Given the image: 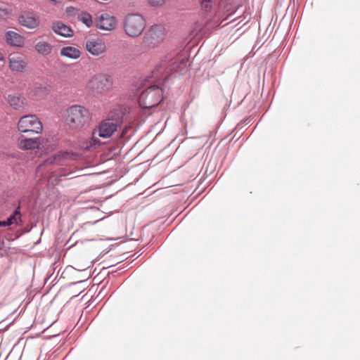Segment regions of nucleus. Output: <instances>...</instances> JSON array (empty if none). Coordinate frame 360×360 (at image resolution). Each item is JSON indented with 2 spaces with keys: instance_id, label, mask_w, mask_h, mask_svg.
I'll return each instance as SVG.
<instances>
[{
  "instance_id": "nucleus-1",
  "label": "nucleus",
  "mask_w": 360,
  "mask_h": 360,
  "mask_svg": "<svg viewBox=\"0 0 360 360\" xmlns=\"http://www.w3.org/2000/svg\"><path fill=\"white\" fill-rule=\"evenodd\" d=\"M113 77L107 73L98 72L90 77L86 89L95 96L107 95L113 88Z\"/></svg>"
},
{
  "instance_id": "nucleus-2",
  "label": "nucleus",
  "mask_w": 360,
  "mask_h": 360,
  "mask_svg": "<svg viewBox=\"0 0 360 360\" xmlns=\"http://www.w3.org/2000/svg\"><path fill=\"white\" fill-rule=\"evenodd\" d=\"M90 121V113L84 107L73 105L65 110V122L70 128L80 130Z\"/></svg>"
},
{
  "instance_id": "nucleus-3",
  "label": "nucleus",
  "mask_w": 360,
  "mask_h": 360,
  "mask_svg": "<svg viewBox=\"0 0 360 360\" xmlns=\"http://www.w3.org/2000/svg\"><path fill=\"white\" fill-rule=\"evenodd\" d=\"M146 26V19L139 13L128 14L124 20V30L131 37L141 35Z\"/></svg>"
},
{
  "instance_id": "nucleus-4",
  "label": "nucleus",
  "mask_w": 360,
  "mask_h": 360,
  "mask_svg": "<svg viewBox=\"0 0 360 360\" xmlns=\"http://www.w3.org/2000/svg\"><path fill=\"white\" fill-rule=\"evenodd\" d=\"M167 34V31L164 25H153L146 32L143 43L148 48H155L165 39Z\"/></svg>"
},
{
  "instance_id": "nucleus-5",
  "label": "nucleus",
  "mask_w": 360,
  "mask_h": 360,
  "mask_svg": "<svg viewBox=\"0 0 360 360\" xmlns=\"http://www.w3.org/2000/svg\"><path fill=\"white\" fill-rule=\"evenodd\" d=\"M162 99V90L158 86H151L141 93L139 105L143 108L157 106Z\"/></svg>"
},
{
  "instance_id": "nucleus-6",
  "label": "nucleus",
  "mask_w": 360,
  "mask_h": 360,
  "mask_svg": "<svg viewBox=\"0 0 360 360\" xmlns=\"http://www.w3.org/2000/svg\"><path fill=\"white\" fill-rule=\"evenodd\" d=\"M18 130L21 133L32 132L40 134L42 131V124L34 115H27L21 117L17 124Z\"/></svg>"
},
{
  "instance_id": "nucleus-7",
  "label": "nucleus",
  "mask_w": 360,
  "mask_h": 360,
  "mask_svg": "<svg viewBox=\"0 0 360 360\" xmlns=\"http://www.w3.org/2000/svg\"><path fill=\"white\" fill-rule=\"evenodd\" d=\"M117 122L109 119L105 120L94 130L92 139L96 142L97 141L96 136L103 139L109 138L117 131Z\"/></svg>"
},
{
  "instance_id": "nucleus-8",
  "label": "nucleus",
  "mask_w": 360,
  "mask_h": 360,
  "mask_svg": "<svg viewBox=\"0 0 360 360\" xmlns=\"http://www.w3.org/2000/svg\"><path fill=\"white\" fill-rule=\"evenodd\" d=\"M85 49L91 55L98 56L105 52L106 46L103 39L98 37H93L86 39Z\"/></svg>"
},
{
  "instance_id": "nucleus-9",
  "label": "nucleus",
  "mask_w": 360,
  "mask_h": 360,
  "mask_svg": "<svg viewBox=\"0 0 360 360\" xmlns=\"http://www.w3.org/2000/svg\"><path fill=\"white\" fill-rule=\"evenodd\" d=\"M9 68L14 72H22L25 70L27 63L23 54L19 52H13L8 55Z\"/></svg>"
},
{
  "instance_id": "nucleus-10",
  "label": "nucleus",
  "mask_w": 360,
  "mask_h": 360,
  "mask_svg": "<svg viewBox=\"0 0 360 360\" xmlns=\"http://www.w3.org/2000/svg\"><path fill=\"white\" fill-rule=\"evenodd\" d=\"M18 22L28 29H36L39 25V19L33 12L25 11L18 17Z\"/></svg>"
},
{
  "instance_id": "nucleus-11",
  "label": "nucleus",
  "mask_w": 360,
  "mask_h": 360,
  "mask_svg": "<svg viewBox=\"0 0 360 360\" xmlns=\"http://www.w3.org/2000/svg\"><path fill=\"white\" fill-rule=\"evenodd\" d=\"M96 25L100 30H112L115 28L117 21L114 16L105 13L96 18Z\"/></svg>"
},
{
  "instance_id": "nucleus-12",
  "label": "nucleus",
  "mask_w": 360,
  "mask_h": 360,
  "mask_svg": "<svg viewBox=\"0 0 360 360\" xmlns=\"http://www.w3.org/2000/svg\"><path fill=\"white\" fill-rule=\"evenodd\" d=\"M17 144L21 150H34L39 148L41 145L39 138H26L21 135L17 141Z\"/></svg>"
},
{
  "instance_id": "nucleus-13",
  "label": "nucleus",
  "mask_w": 360,
  "mask_h": 360,
  "mask_svg": "<svg viewBox=\"0 0 360 360\" xmlns=\"http://www.w3.org/2000/svg\"><path fill=\"white\" fill-rule=\"evenodd\" d=\"M5 37L6 43L12 46L22 47L25 45V38L15 32H6Z\"/></svg>"
},
{
  "instance_id": "nucleus-14",
  "label": "nucleus",
  "mask_w": 360,
  "mask_h": 360,
  "mask_svg": "<svg viewBox=\"0 0 360 360\" xmlns=\"http://www.w3.org/2000/svg\"><path fill=\"white\" fill-rule=\"evenodd\" d=\"M51 28L56 34L64 37H70L73 35L72 28L60 21L53 22Z\"/></svg>"
},
{
  "instance_id": "nucleus-15",
  "label": "nucleus",
  "mask_w": 360,
  "mask_h": 360,
  "mask_svg": "<svg viewBox=\"0 0 360 360\" xmlns=\"http://www.w3.org/2000/svg\"><path fill=\"white\" fill-rule=\"evenodd\" d=\"M53 48L52 44L41 39H37L34 45L36 52L42 56L50 55L53 51Z\"/></svg>"
},
{
  "instance_id": "nucleus-16",
  "label": "nucleus",
  "mask_w": 360,
  "mask_h": 360,
  "mask_svg": "<svg viewBox=\"0 0 360 360\" xmlns=\"http://www.w3.org/2000/svg\"><path fill=\"white\" fill-rule=\"evenodd\" d=\"M49 89L47 86L39 84L36 85L30 92V96L32 99L40 101L47 97Z\"/></svg>"
},
{
  "instance_id": "nucleus-17",
  "label": "nucleus",
  "mask_w": 360,
  "mask_h": 360,
  "mask_svg": "<svg viewBox=\"0 0 360 360\" xmlns=\"http://www.w3.org/2000/svg\"><path fill=\"white\" fill-rule=\"evenodd\" d=\"M7 101L9 105L16 110L23 109L25 105V98L18 94L8 95Z\"/></svg>"
},
{
  "instance_id": "nucleus-18",
  "label": "nucleus",
  "mask_w": 360,
  "mask_h": 360,
  "mask_svg": "<svg viewBox=\"0 0 360 360\" xmlns=\"http://www.w3.org/2000/svg\"><path fill=\"white\" fill-rule=\"evenodd\" d=\"M81 54L80 50L73 46H64L60 49L62 56L71 59H77L81 56Z\"/></svg>"
},
{
  "instance_id": "nucleus-19",
  "label": "nucleus",
  "mask_w": 360,
  "mask_h": 360,
  "mask_svg": "<svg viewBox=\"0 0 360 360\" xmlns=\"http://www.w3.org/2000/svg\"><path fill=\"white\" fill-rule=\"evenodd\" d=\"M70 158L68 152H59L46 160L49 164H62V160Z\"/></svg>"
},
{
  "instance_id": "nucleus-20",
  "label": "nucleus",
  "mask_w": 360,
  "mask_h": 360,
  "mask_svg": "<svg viewBox=\"0 0 360 360\" xmlns=\"http://www.w3.org/2000/svg\"><path fill=\"white\" fill-rule=\"evenodd\" d=\"M77 18L88 27H91L92 25L91 15L88 13L84 12L79 14Z\"/></svg>"
},
{
  "instance_id": "nucleus-21",
  "label": "nucleus",
  "mask_w": 360,
  "mask_h": 360,
  "mask_svg": "<svg viewBox=\"0 0 360 360\" xmlns=\"http://www.w3.org/2000/svg\"><path fill=\"white\" fill-rule=\"evenodd\" d=\"M185 63V58H182L181 56H177L174 61L172 63V65L174 66L172 69L174 71H177L180 68L181 65H184Z\"/></svg>"
},
{
  "instance_id": "nucleus-22",
  "label": "nucleus",
  "mask_w": 360,
  "mask_h": 360,
  "mask_svg": "<svg viewBox=\"0 0 360 360\" xmlns=\"http://www.w3.org/2000/svg\"><path fill=\"white\" fill-rule=\"evenodd\" d=\"M200 4L205 12L210 11L212 8L213 0H200Z\"/></svg>"
},
{
  "instance_id": "nucleus-23",
  "label": "nucleus",
  "mask_w": 360,
  "mask_h": 360,
  "mask_svg": "<svg viewBox=\"0 0 360 360\" xmlns=\"http://www.w3.org/2000/svg\"><path fill=\"white\" fill-rule=\"evenodd\" d=\"M147 3L152 7L159 8L163 6L167 0H146Z\"/></svg>"
},
{
  "instance_id": "nucleus-24",
  "label": "nucleus",
  "mask_w": 360,
  "mask_h": 360,
  "mask_svg": "<svg viewBox=\"0 0 360 360\" xmlns=\"http://www.w3.org/2000/svg\"><path fill=\"white\" fill-rule=\"evenodd\" d=\"M11 14V9L5 7L0 6V18H6Z\"/></svg>"
},
{
  "instance_id": "nucleus-25",
  "label": "nucleus",
  "mask_w": 360,
  "mask_h": 360,
  "mask_svg": "<svg viewBox=\"0 0 360 360\" xmlns=\"http://www.w3.org/2000/svg\"><path fill=\"white\" fill-rule=\"evenodd\" d=\"M77 11V9L74 7H68L66 8V13L69 15H74Z\"/></svg>"
},
{
  "instance_id": "nucleus-26",
  "label": "nucleus",
  "mask_w": 360,
  "mask_h": 360,
  "mask_svg": "<svg viewBox=\"0 0 360 360\" xmlns=\"http://www.w3.org/2000/svg\"><path fill=\"white\" fill-rule=\"evenodd\" d=\"M5 57L2 53L0 52V61H4Z\"/></svg>"
},
{
  "instance_id": "nucleus-27",
  "label": "nucleus",
  "mask_w": 360,
  "mask_h": 360,
  "mask_svg": "<svg viewBox=\"0 0 360 360\" xmlns=\"http://www.w3.org/2000/svg\"><path fill=\"white\" fill-rule=\"evenodd\" d=\"M51 1L54 3H60V2H62L63 0H51Z\"/></svg>"
},
{
  "instance_id": "nucleus-28",
  "label": "nucleus",
  "mask_w": 360,
  "mask_h": 360,
  "mask_svg": "<svg viewBox=\"0 0 360 360\" xmlns=\"http://www.w3.org/2000/svg\"><path fill=\"white\" fill-rule=\"evenodd\" d=\"M4 242L0 240V249L3 248Z\"/></svg>"
}]
</instances>
